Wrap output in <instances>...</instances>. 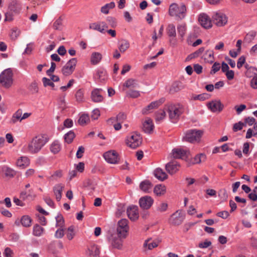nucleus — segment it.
Listing matches in <instances>:
<instances>
[{"label":"nucleus","mask_w":257,"mask_h":257,"mask_svg":"<svg viewBox=\"0 0 257 257\" xmlns=\"http://www.w3.org/2000/svg\"><path fill=\"white\" fill-rule=\"evenodd\" d=\"M50 137L47 134H40L32 138L28 143L27 151L31 154L38 153L49 142Z\"/></svg>","instance_id":"nucleus-1"},{"label":"nucleus","mask_w":257,"mask_h":257,"mask_svg":"<svg viewBox=\"0 0 257 257\" xmlns=\"http://www.w3.org/2000/svg\"><path fill=\"white\" fill-rule=\"evenodd\" d=\"M166 107L170 120L173 123L177 122L183 113V108L179 104H168Z\"/></svg>","instance_id":"nucleus-2"},{"label":"nucleus","mask_w":257,"mask_h":257,"mask_svg":"<svg viewBox=\"0 0 257 257\" xmlns=\"http://www.w3.org/2000/svg\"><path fill=\"white\" fill-rule=\"evenodd\" d=\"M126 115L124 113L120 112L116 116V118H110L107 121L109 125H113L114 128H121V127H128L129 123L125 121Z\"/></svg>","instance_id":"nucleus-3"},{"label":"nucleus","mask_w":257,"mask_h":257,"mask_svg":"<svg viewBox=\"0 0 257 257\" xmlns=\"http://www.w3.org/2000/svg\"><path fill=\"white\" fill-rule=\"evenodd\" d=\"M14 74L11 68L4 70L0 74V85L6 88L11 87L13 83Z\"/></svg>","instance_id":"nucleus-4"},{"label":"nucleus","mask_w":257,"mask_h":257,"mask_svg":"<svg viewBox=\"0 0 257 257\" xmlns=\"http://www.w3.org/2000/svg\"><path fill=\"white\" fill-rule=\"evenodd\" d=\"M187 9L186 6L181 4L179 6L177 4H172L169 7V14L171 16H176L180 19L185 18Z\"/></svg>","instance_id":"nucleus-5"},{"label":"nucleus","mask_w":257,"mask_h":257,"mask_svg":"<svg viewBox=\"0 0 257 257\" xmlns=\"http://www.w3.org/2000/svg\"><path fill=\"white\" fill-rule=\"evenodd\" d=\"M142 143V137L140 134L137 131L133 132L126 140L127 146L133 149L139 147Z\"/></svg>","instance_id":"nucleus-6"},{"label":"nucleus","mask_w":257,"mask_h":257,"mask_svg":"<svg viewBox=\"0 0 257 257\" xmlns=\"http://www.w3.org/2000/svg\"><path fill=\"white\" fill-rule=\"evenodd\" d=\"M128 221L126 219H122L117 223L116 231L119 238H125L129 231Z\"/></svg>","instance_id":"nucleus-7"},{"label":"nucleus","mask_w":257,"mask_h":257,"mask_svg":"<svg viewBox=\"0 0 257 257\" xmlns=\"http://www.w3.org/2000/svg\"><path fill=\"white\" fill-rule=\"evenodd\" d=\"M203 134L201 130H190L186 134L184 139L190 143L198 142Z\"/></svg>","instance_id":"nucleus-8"},{"label":"nucleus","mask_w":257,"mask_h":257,"mask_svg":"<svg viewBox=\"0 0 257 257\" xmlns=\"http://www.w3.org/2000/svg\"><path fill=\"white\" fill-rule=\"evenodd\" d=\"M171 156L174 159L184 160L187 163V160L190 156V152L188 150H185L181 148H177L172 150Z\"/></svg>","instance_id":"nucleus-9"},{"label":"nucleus","mask_w":257,"mask_h":257,"mask_svg":"<svg viewBox=\"0 0 257 257\" xmlns=\"http://www.w3.org/2000/svg\"><path fill=\"white\" fill-rule=\"evenodd\" d=\"M77 63V60L75 58L69 60L62 67L61 70L62 74L66 76L72 74L75 69Z\"/></svg>","instance_id":"nucleus-10"},{"label":"nucleus","mask_w":257,"mask_h":257,"mask_svg":"<svg viewBox=\"0 0 257 257\" xmlns=\"http://www.w3.org/2000/svg\"><path fill=\"white\" fill-rule=\"evenodd\" d=\"M213 23L218 27L224 26L227 22V18L223 13H215L212 16Z\"/></svg>","instance_id":"nucleus-11"},{"label":"nucleus","mask_w":257,"mask_h":257,"mask_svg":"<svg viewBox=\"0 0 257 257\" xmlns=\"http://www.w3.org/2000/svg\"><path fill=\"white\" fill-rule=\"evenodd\" d=\"M103 156L107 163L112 164H117L120 159L118 153L114 150L105 152Z\"/></svg>","instance_id":"nucleus-12"},{"label":"nucleus","mask_w":257,"mask_h":257,"mask_svg":"<svg viewBox=\"0 0 257 257\" xmlns=\"http://www.w3.org/2000/svg\"><path fill=\"white\" fill-rule=\"evenodd\" d=\"M252 125H253V128H257V123L255 122V119L253 117H248L246 118L243 122L239 121L234 124L233 128H242Z\"/></svg>","instance_id":"nucleus-13"},{"label":"nucleus","mask_w":257,"mask_h":257,"mask_svg":"<svg viewBox=\"0 0 257 257\" xmlns=\"http://www.w3.org/2000/svg\"><path fill=\"white\" fill-rule=\"evenodd\" d=\"M206 159V155L204 153H199L190 159L189 157L187 160V164L189 166L196 164H200L205 162Z\"/></svg>","instance_id":"nucleus-14"},{"label":"nucleus","mask_w":257,"mask_h":257,"mask_svg":"<svg viewBox=\"0 0 257 257\" xmlns=\"http://www.w3.org/2000/svg\"><path fill=\"white\" fill-rule=\"evenodd\" d=\"M198 21L200 25L205 29H210L212 27V19L206 14L202 13L198 17Z\"/></svg>","instance_id":"nucleus-15"},{"label":"nucleus","mask_w":257,"mask_h":257,"mask_svg":"<svg viewBox=\"0 0 257 257\" xmlns=\"http://www.w3.org/2000/svg\"><path fill=\"white\" fill-rule=\"evenodd\" d=\"M126 213L129 219L133 221L137 220L139 217V209L137 206H131L126 209Z\"/></svg>","instance_id":"nucleus-16"},{"label":"nucleus","mask_w":257,"mask_h":257,"mask_svg":"<svg viewBox=\"0 0 257 257\" xmlns=\"http://www.w3.org/2000/svg\"><path fill=\"white\" fill-rule=\"evenodd\" d=\"M180 168L179 163L175 160L172 161L166 165V170L168 173L173 175L178 172Z\"/></svg>","instance_id":"nucleus-17"},{"label":"nucleus","mask_w":257,"mask_h":257,"mask_svg":"<svg viewBox=\"0 0 257 257\" xmlns=\"http://www.w3.org/2000/svg\"><path fill=\"white\" fill-rule=\"evenodd\" d=\"M153 202L154 200L152 197L148 196L141 197L139 200L140 206L143 209H149L153 205Z\"/></svg>","instance_id":"nucleus-18"},{"label":"nucleus","mask_w":257,"mask_h":257,"mask_svg":"<svg viewBox=\"0 0 257 257\" xmlns=\"http://www.w3.org/2000/svg\"><path fill=\"white\" fill-rule=\"evenodd\" d=\"M102 89L95 88L91 93V98L92 101L94 102H100L103 101V97L101 95Z\"/></svg>","instance_id":"nucleus-19"},{"label":"nucleus","mask_w":257,"mask_h":257,"mask_svg":"<svg viewBox=\"0 0 257 257\" xmlns=\"http://www.w3.org/2000/svg\"><path fill=\"white\" fill-rule=\"evenodd\" d=\"M30 164V160L27 156H21L16 161V165L17 167L24 169L28 167Z\"/></svg>","instance_id":"nucleus-20"},{"label":"nucleus","mask_w":257,"mask_h":257,"mask_svg":"<svg viewBox=\"0 0 257 257\" xmlns=\"http://www.w3.org/2000/svg\"><path fill=\"white\" fill-rule=\"evenodd\" d=\"M208 108L212 112H220L223 107V104L219 100H213L208 103Z\"/></svg>","instance_id":"nucleus-21"},{"label":"nucleus","mask_w":257,"mask_h":257,"mask_svg":"<svg viewBox=\"0 0 257 257\" xmlns=\"http://www.w3.org/2000/svg\"><path fill=\"white\" fill-rule=\"evenodd\" d=\"M107 28V25L104 22L91 23L89 26L90 29L98 31L100 33H104Z\"/></svg>","instance_id":"nucleus-22"},{"label":"nucleus","mask_w":257,"mask_h":257,"mask_svg":"<svg viewBox=\"0 0 257 257\" xmlns=\"http://www.w3.org/2000/svg\"><path fill=\"white\" fill-rule=\"evenodd\" d=\"M22 9L21 3L17 0L12 1L9 4L8 10L15 14H19Z\"/></svg>","instance_id":"nucleus-23"},{"label":"nucleus","mask_w":257,"mask_h":257,"mask_svg":"<svg viewBox=\"0 0 257 257\" xmlns=\"http://www.w3.org/2000/svg\"><path fill=\"white\" fill-rule=\"evenodd\" d=\"M164 98H162L158 100L151 102L149 105H148L147 107H146L143 109V113H147L148 111H149L150 110L158 108L163 103H164Z\"/></svg>","instance_id":"nucleus-24"},{"label":"nucleus","mask_w":257,"mask_h":257,"mask_svg":"<svg viewBox=\"0 0 257 257\" xmlns=\"http://www.w3.org/2000/svg\"><path fill=\"white\" fill-rule=\"evenodd\" d=\"M86 253L89 257H99L100 250L97 245L92 244L88 247Z\"/></svg>","instance_id":"nucleus-25"},{"label":"nucleus","mask_w":257,"mask_h":257,"mask_svg":"<svg viewBox=\"0 0 257 257\" xmlns=\"http://www.w3.org/2000/svg\"><path fill=\"white\" fill-rule=\"evenodd\" d=\"M49 149L53 154H57L61 150V145L59 141H54L50 144Z\"/></svg>","instance_id":"nucleus-26"},{"label":"nucleus","mask_w":257,"mask_h":257,"mask_svg":"<svg viewBox=\"0 0 257 257\" xmlns=\"http://www.w3.org/2000/svg\"><path fill=\"white\" fill-rule=\"evenodd\" d=\"M183 217L176 211L170 218V222L174 225L180 224L183 220Z\"/></svg>","instance_id":"nucleus-27"},{"label":"nucleus","mask_w":257,"mask_h":257,"mask_svg":"<svg viewBox=\"0 0 257 257\" xmlns=\"http://www.w3.org/2000/svg\"><path fill=\"white\" fill-rule=\"evenodd\" d=\"M63 189L64 186L61 184L56 185L53 188V191L56 196V199L58 201H59L61 198Z\"/></svg>","instance_id":"nucleus-28"},{"label":"nucleus","mask_w":257,"mask_h":257,"mask_svg":"<svg viewBox=\"0 0 257 257\" xmlns=\"http://www.w3.org/2000/svg\"><path fill=\"white\" fill-rule=\"evenodd\" d=\"M155 176L161 181H164L168 177L167 174L160 168H157L154 172Z\"/></svg>","instance_id":"nucleus-29"},{"label":"nucleus","mask_w":257,"mask_h":257,"mask_svg":"<svg viewBox=\"0 0 257 257\" xmlns=\"http://www.w3.org/2000/svg\"><path fill=\"white\" fill-rule=\"evenodd\" d=\"M102 58L101 54L99 52H93L92 53L90 58L91 63L96 65L99 63Z\"/></svg>","instance_id":"nucleus-30"},{"label":"nucleus","mask_w":257,"mask_h":257,"mask_svg":"<svg viewBox=\"0 0 257 257\" xmlns=\"http://www.w3.org/2000/svg\"><path fill=\"white\" fill-rule=\"evenodd\" d=\"M154 192L157 196L163 195L166 192V187L162 184L157 185L154 189Z\"/></svg>","instance_id":"nucleus-31"},{"label":"nucleus","mask_w":257,"mask_h":257,"mask_svg":"<svg viewBox=\"0 0 257 257\" xmlns=\"http://www.w3.org/2000/svg\"><path fill=\"white\" fill-rule=\"evenodd\" d=\"M152 187V184L149 180H145L141 182L140 185V189L145 192H149Z\"/></svg>","instance_id":"nucleus-32"},{"label":"nucleus","mask_w":257,"mask_h":257,"mask_svg":"<svg viewBox=\"0 0 257 257\" xmlns=\"http://www.w3.org/2000/svg\"><path fill=\"white\" fill-rule=\"evenodd\" d=\"M2 172L5 177L7 178H12L16 174V172L13 169L7 166H4L3 167Z\"/></svg>","instance_id":"nucleus-33"},{"label":"nucleus","mask_w":257,"mask_h":257,"mask_svg":"<svg viewBox=\"0 0 257 257\" xmlns=\"http://www.w3.org/2000/svg\"><path fill=\"white\" fill-rule=\"evenodd\" d=\"M214 53L211 50H207L203 55L204 61L206 63H212L214 61Z\"/></svg>","instance_id":"nucleus-34"},{"label":"nucleus","mask_w":257,"mask_h":257,"mask_svg":"<svg viewBox=\"0 0 257 257\" xmlns=\"http://www.w3.org/2000/svg\"><path fill=\"white\" fill-rule=\"evenodd\" d=\"M76 135L75 133L72 131H70L64 135V138L65 142L67 144H71L72 143Z\"/></svg>","instance_id":"nucleus-35"},{"label":"nucleus","mask_w":257,"mask_h":257,"mask_svg":"<svg viewBox=\"0 0 257 257\" xmlns=\"http://www.w3.org/2000/svg\"><path fill=\"white\" fill-rule=\"evenodd\" d=\"M138 85L137 81L136 79L130 78L127 80L123 85V87L135 88Z\"/></svg>","instance_id":"nucleus-36"},{"label":"nucleus","mask_w":257,"mask_h":257,"mask_svg":"<svg viewBox=\"0 0 257 257\" xmlns=\"http://www.w3.org/2000/svg\"><path fill=\"white\" fill-rule=\"evenodd\" d=\"M256 32L254 31H251L248 33L244 38V43L247 44L251 43L254 40L255 37L256 36Z\"/></svg>","instance_id":"nucleus-37"},{"label":"nucleus","mask_w":257,"mask_h":257,"mask_svg":"<svg viewBox=\"0 0 257 257\" xmlns=\"http://www.w3.org/2000/svg\"><path fill=\"white\" fill-rule=\"evenodd\" d=\"M90 121V118L89 115L86 114H82L79 119L78 120V123L81 126H83L84 125L87 124Z\"/></svg>","instance_id":"nucleus-38"},{"label":"nucleus","mask_w":257,"mask_h":257,"mask_svg":"<svg viewBox=\"0 0 257 257\" xmlns=\"http://www.w3.org/2000/svg\"><path fill=\"white\" fill-rule=\"evenodd\" d=\"M23 111L22 109H18L13 115L11 119V121L13 123H15L18 121H21L22 120V116Z\"/></svg>","instance_id":"nucleus-39"},{"label":"nucleus","mask_w":257,"mask_h":257,"mask_svg":"<svg viewBox=\"0 0 257 257\" xmlns=\"http://www.w3.org/2000/svg\"><path fill=\"white\" fill-rule=\"evenodd\" d=\"M115 3L114 2H110V3L106 4L101 7V12L104 14H107L110 9H112L115 7Z\"/></svg>","instance_id":"nucleus-40"},{"label":"nucleus","mask_w":257,"mask_h":257,"mask_svg":"<svg viewBox=\"0 0 257 257\" xmlns=\"http://www.w3.org/2000/svg\"><path fill=\"white\" fill-rule=\"evenodd\" d=\"M186 24H180L177 26L178 33L180 37H181V40H183V38L186 32Z\"/></svg>","instance_id":"nucleus-41"},{"label":"nucleus","mask_w":257,"mask_h":257,"mask_svg":"<svg viewBox=\"0 0 257 257\" xmlns=\"http://www.w3.org/2000/svg\"><path fill=\"white\" fill-rule=\"evenodd\" d=\"M76 100L78 103H82L84 101V90L82 89H78L75 95Z\"/></svg>","instance_id":"nucleus-42"},{"label":"nucleus","mask_w":257,"mask_h":257,"mask_svg":"<svg viewBox=\"0 0 257 257\" xmlns=\"http://www.w3.org/2000/svg\"><path fill=\"white\" fill-rule=\"evenodd\" d=\"M167 33L169 37L176 36L175 26L173 24H169L167 28Z\"/></svg>","instance_id":"nucleus-43"},{"label":"nucleus","mask_w":257,"mask_h":257,"mask_svg":"<svg viewBox=\"0 0 257 257\" xmlns=\"http://www.w3.org/2000/svg\"><path fill=\"white\" fill-rule=\"evenodd\" d=\"M150 240H147L144 245L146 246H148L149 249H152L153 248L156 247L158 246L160 243V241L158 240H153L152 242H150Z\"/></svg>","instance_id":"nucleus-44"},{"label":"nucleus","mask_w":257,"mask_h":257,"mask_svg":"<svg viewBox=\"0 0 257 257\" xmlns=\"http://www.w3.org/2000/svg\"><path fill=\"white\" fill-rule=\"evenodd\" d=\"M182 89V86L179 82L174 83L171 88H170L169 92L171 94H173L180 91Z\"/></svg>","instance_id":"nucleus-45"},{"label":"nucleus","mask_w":257,"mask_h":257,"mask_svg":"<svg viewBox=\"0 0 257 257\" xmlns=\"http://www.w3.org/2000/svg\"><path fill=\"white\" fill-rule=\"evenodd\" d=\"M23 226L25 227H29L31 225L32 220L29 216H23L21 220Z\"/></svg>","instance_id":"nucleus-46"},{"label":"nucleus","mask_w":257,"mask_h":257,"mask_svg":"<svg viewBox=\"0 0 257 257\" xmlns=\"http://www.w3.org/2000/svg\"><path fill=\"white\" fill-rule=\"evenodd\" d=\"M63 24V19L61 17L57 19L53 23V27L55 30H61Z\"/></svg>","instance_id":"nucleus-47"},{"label":"nucleus","mask_w":257,"mask_h":257,"mask_svg":"<svg viewBox=\"0 0 257 257\" xmlns=\"http://www.w3.org/2000/svg\"><path fill=\"white\" fill-rule=\"evenodd\" d=\"M56 227L58 228H65V222L63 217L61 215H59L56 217Z\"/></svg>","instance_id":"nucleus-48"},{"label":"nucleus","mask_w":257,"mask_h":257,"mask_svg":"<svg viewBox=\"0 0 257 257\" xmlns=\"http://www.w3.org/2000/svg\"><path fill=\"white\" fill-rule=\"evenodd\" d=\"M44 231V229L40 225L36 224L33 229V233L35 236H41Z\"/></svg>","instance_id":"nucleus-49"},{"label":"nucleus","mask_w":257,"mask_h":257,"mask_svg":"<svg viewBox=\"0 0 257 257\" xmlns=\"http://www.w3.org/2000/svg\"><path fill=\"white\" fill-rule=\"evenodd\" d=\"M130 47V43L126 40H123L121 41V44L119 45L118 48L121 52H124Z\"/></svg>","instance_id":"nucleus-50"},{"label":"nucleus","mask_w":257,"mask_h":257,"mask_svg":"<svg viewBox=\"0 0 257 257\" xmlns=\"http://www.w3.org/2000/svg\"><path fill=\"white\" fill-rule=\"evenodd\" d=\"M144 128H153L154 124L152 119L147 118L143 122Z\"/></svg>","instance_id":"nucleus-51"},{"label":"nucleus","mask_w":257,"mask_h":257,"mask_svg":"<svg viewBox=\"0 0 257 257\" xmlns=\"http://www.w3.org/2000/svg\"><path fill=\"white\" fill-rule=\"evenodd\" d=\"M29 90L32 94H36L39 92L38 83L36 81L33 82L29 86Z\"/></svg>","instance_id":"nucleus-52"},{"label":"nucleus","mask_w":257,"mask_h":257,"mask_svg":"<svg viewBox=\"0 0 257 257\" xmlns=\"http://www.w3.org/2000/svg\"><path fill=\"white\" fill-rule=\"evenodd\" d=\"M111 243L114 247L118 249L120 248L122 246V241L120 238H113Z\"/></svg>","instance_id":"nucleus-53"},{"label":"nucleus","mask_w":257,"mask_h":257,"mask_svg":"<svg viewBox=\"0 0 257 257\" xmlns=\"http://www.w3.org/2000/svg\"><path fill=\"white\" fill-rule=\"evenodd\" d=\"M75 235V233L74 231V227L73 226H71L67 229V231L66 232V236L67 238L69 240H72Z\"/></svg>","instance_id":"nucleus-54"},{"label":"nucleus","mask_w":257,"mask_h":257,"mask_svg":"<svg viewBox=\"0 0 257 257\" xmlns=\"http://www.w3.org/2000/svg\"><path fill=\"white\" fill-rule=\"evenodd\" d=\"M125 208L124 205H120L118 206V208L115 212V215L117 217H120L125 212Z\"/></svg>","instance_id":"nucleus-55"},{"label":"nucleus","mask_w":257,"mask_h":257,"mask_svg":"<svg viewBox=\"0 0 257 257\" xmlns=\"http://www.w3.org/2000/svg\"><path fill=\"white\" fill-rule=\"evenodd\" d=\"M13 12H11L8 10V11L5 14V22H12L14 20V16L15 15Z\"/></svg>","instance_id":"nucleus-56"},{"label":"nucleus","mask_w":257,"mask_h":257,"mask_svg":"<svg viewBox=\"0 0 257 257\" xmlns=\"http://www.w3.org/2000/svg\"><path fill=\"white\" fill-rule=\"evenodd\" d=\"M165 111L164 110H159L156 113V119L157 120H161L165 118Z\"/></svg>","instance_id":"nucleus-57"},{"label":"nucleus","mask_w":257,"mask_h":257,"mask_svg":"<svg viewBox=\"0 0 257 257\" xmlns=\"http://www.w3.org/2000/svg\"><path fill=\"white\" fill-rule=\"evenodd\" d=\"M62 171L61 170H58L54 172V173L51 176L50 178L52 179H56L62 177Z\"/></svg>","instance_id":"nucleus-58"},{"label":"nucleus","mask_w":257,"mask_h":257,"mask_svg":"<svg viewBox=\"0 0 257 257\" xmlns=\"http://www.w3.org/2000/svg\"><path fill=\"white\" fill-rule=\"evenodd\" d=\"M20 31L17 28H14L11 33V37L13 40H16L20 35Z\"/></svg>","instance_id":"nucleus-59"},{"label":"nucleus","mask_w":257,"mask_h":257,"mask_svg":"<svg viewBox=\"0 0 257 257\" xmlns=\"http://www.w3.org/2000/svg\"><path fill=\"white\" fill-rule=\"evenodd\" d=\"M64 228H58L55 232V236L57 238L63 237L64 235Z\"/></svg>","instance_id":"nucleus-60"},{"label":"nucleus","mask_w":257,"mask_h":257,"mask_svg":"<svg viewBox=\"0 0 257 257\" xmlns=\"http://www.w3.org/2000/svg\"><path fill=\"white\" fill-rule=\"evenodd\" d=\"M168 205L166 202H162L157 207V210L161 212H164L167 210Z\"/></svg>","instance_id":"nucleus-61"},{"label":"nucleus","mask_w":257,"mask_h":257,"mask_svg":"<svg viewBox=\"0 0 257 257\" xmlns=\"http://www.w3.org/2000/svg\"><path fill=\"white\" fill-rule=\"evenodd\" d=\"M127 95L132 98H137L140 96V93L139 91L137 90H130L127 93Z\"/></svg>","instance_id":"nucleus-62"},{"label":"nucleus","mask_w":257,"mask_h":257,"mask_svg":"<svg viewBox=\"0 0 257 257\" xmlns=\"http://www.w3.org/2000/svg\"><path fill=\"white\" fill-rule=\"evenodd\" d=\"M42 81L44 84V86L45 87H46L47 86H50L52 87H54V84L51 79H49L46 77H44L42 79Z\"/></svg>","instance_id":"nucleus-63"},{"label":"nucleus","mask_w":257,"mask_h":257,"mask_svg":"<svg viewBox=\"0 0 257 257\" xmlns=\"http://www.w3.org/2000/svg\"><path fill=\"white\" fill-rule=\"evenodd\" d=\"M220 69V65L219 63L215 62L212 66V69L210 72L211 74H215Z\"/></svg>","instance_id":"nucleus-64"}]
</instances>
